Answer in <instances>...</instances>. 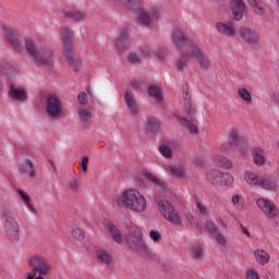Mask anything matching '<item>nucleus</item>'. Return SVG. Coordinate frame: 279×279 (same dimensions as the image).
I'll use <instances>...</instances> for the list:
<instances>
[{"instance_id": "obj_13", "label": "nucleus", "mask_w": 279, "mask_h": 279, "mask_svg": "<svg viewBox=\"0 0 279 279\" xmlns=\"http://www.w3.org/2000/svg\"><path fill=\"white\" fill-rule=\"evenodd\" d=\"M46 112L51 119H58L63 114L62 100L56 94H48L46 96Z\"/></svg>"}, {"instance_id": "obj_32", "label": "nucleus", "mask_w": 279, "mask_h": 279, "mask_svg": "<svg viewBox=\"0 0 279 279\" xmlns=\"http://www.w3.org/2000/svg\"><path fill=\"white\" fill-rule=\"evenodd\" d=\"M251 151H252V156L255 165H257V167H263V165H265L266 162L265 156H263L264 154L263 148L255 147Z\"/></svg>"}, {"instance_id": "obj_49", "label": "nucleus", "mask_w": 279, "mask_h": 279, "mask_svg": "<svg viewBox=\"0 0 279 279\" xmlns=\"http://www.w3.org/2000/svg\"><path fill=\"white\" fill-rule=\"evenodd\" d=\"M129 60L133 63V64H138V62H143V57L136 52H133L129 56Z\"/></svg>"}, {"instance_id": "obj_15", "label": "nucleus", "mask_w": 279, "mask_h": 279, "mask_svg": "<svg viewBox=\"0 0 279 279\" xmlns=\"http://www.w3.org/2000/svg\"><path fill=\"white\" fill-rule=\"evenodd\" d=\"M243 145V135L239 129H231L228 133V143L221 145L222 151H230L232 147Z\"/></svg>"}, {"instance_id": "obj_57", "label": "nucleus", "mask_w": 279, "mask_h": 279, "mask_svg": "<svg viewBox=\"0 0 279 279\" xmlns=\"http://www.w3.org/2000/svg\"><path fill=\"white\" fill-rule=\"evenodd\" d=\"M36 271L32 270L31 272L26 274V279H36Z\"/></svg>"}, {"instance_id": "obj_7", "label": "nucleus", "mask_w": 279, "mask_h": 279, "mask_svg": "<svg viewBox=\"0 0 279 279\" xmlns=\"http://www.w3.org/2000/svg\"><path fill=\"white\" fill-rule=\"evenodd\" d=\"M0 217L3 221L4 232L10 241H19L21 231L19 229V222H16V219H14V208L3 207L0 210Z\"/></svg>"}, {"instance_id": "obj_47", "label": "nucleus", "mask_w": 279, "mask_h": 279, "mask_svg": "<svg viewBox=\"0 0 279 279\" xmlns=\"http://www.w3.org/2000/svg\"><path fill=\"white\" fill-rule=\"evenodd\" d=\"M245 278L246 279H260V277L258 276V270H256V268L247 269L245 272Z\"/></svg>"}, {"instance_id": "obj_28", "label": "nucleus", "mask_w": 279, "mask_h": 279, "mask_svg": "<svg viewBox=\"0 0 279 279\" xmlns=\"http://www.w3.org/2000/svg\"><path fill=\"white\" fill-rule=\"evenodd\" d=\"M254 257L256 263H258V265H262V267H265V265H267L271 258L267 251L260 248L254 251Z\"/></svg>"}, {"instance_id": "obj_10", "label": "nucleus", "mask_w": 279, "mask_h": 279, "mask_svg": "<svg viewBox=\"0 0 279 279\" xmlns=\"http://www.w3.org/2000/svg\"><path fill=\"white\" fill-rule=\"evenodd\" d=\"M206 180L213 186H231L234 183V177L226 172H221L217 169L207 171Z\"/></svg>"}, {"instance_id": "obj_19", "label": "nucleus", "mask_w": 279, "mask_h": 279, "mask_svg": "<svg viewBox=\"0 0 279 279\" xmlns=\"http://www.w3.org/2000/svg\"><path fill=\"white\" fill-rule=\"evenodd\" d=\"M217 32H219L222 36H228V38H232L236 36V26L232 22H218L216 24Z\"/></svg>"}, {"instance_id": "obj_23", "label": "nucleus", "mask_w": 279, "mask_h": 279, "mask_svg": "<svg viewBox=\"0 0 279 279\" xmlns=\"http://www.w3.org/2000/svg\"><path fill=\"white\" fill-rule=\"evenodd\" d=\"M231 12L235 21H241L243 19V12H245L243 0H231Z\"/></svg>"}, {"instance_id": "obj_2", "label": "nucleus", "mask_w": 279, "mask_h": 279, "mask_svg": "<svg viewBox=\"0 0 279 279\" xmlns=\"http://www.w3.org/2000/svg\"><path fill=\"white\" fill-rule=\"evenodd\" d=\"M117 206H125L134 213H143L147 208V201L138 190H128L121 196L114 198Z\"/></svg>"}, {"instance_id": "obj_21", "label": "nucleus", "mask_w": 279, "mask_h": 279, "mask_svg": "<svg viewBox=\"0 0 279 279\" xmlns=\"http://www.w3.org/2000/svg\"><path fill=\"white\" fill-rule=\"evenodd\" d=\"M130 33L123 28L120 31L118 37L116 38V45L119 51H125L131 45Z\"/></svg>"}, {"instance_id": "obj_33", "label": "nucleus", "mask_w": 279, "mask_h": 279, "mask_svg": "<svg viewBox=\"0 0 279 279\" xmlns=\"http://www.w3.org/2000/svg\"><path fill=\"white\" fill-rule=\"evenodd\" d=\"M213 161L217 167H221V169H232V161L221 155H215Z\"/></svg>"}, {"instance_id": "obj_31", "label": "nucleus", "mask_w": 279, "mask_h": 279, "mask_svg": "<svg viewBox=\"0 0 279 279\" xmlns=\"http://www.w3.org/2000/svg\"><path fill=\"white\" fill-rule=\"evenodd\" d=\"M166 171H168V173L170 175H173L174 178H184L185 175V171H184V166L182 165H169L166 166Z\"/></svg>"}, {"instance_id": "obj_5", "label": "nucleus", "mask_w": 279, "mask_h": 279, "mask_svg": "<svg viewBox=\"0 0 279 279\" xmlns=\"http://www.w3.org/2000/svg\"><path fill=\"white\" fill-rule=\"evenodd\" d=\"M24 45L26 52L31 56V58H34L37 64H40V66H51L53 64V51L51 49H38L36 40L31 37L25 39Z\"/></svg>"}, {"instance_id": "obj_35", "label": "nucleus", "mask_w": 279, "mask_h": 279, "mask_svg": "<svg viewBox=\"0 0 279 279\" xmlns=\"http://www.w3.org/2000/svg\"><path fill=\"white\" fill-rule=\"evenodd\" d=\"M97 260L102 265H110L112 263V254L106 250H98L96 252Z\"/></svg>"}, {"instance_id": "obj_4", "label": "nucleus", "mask_w": 279, "mask_h": 279, "mask_svg": "<svg viewBox=\"0 0 279 279\" xmlns=\"http://www.w3.org/2000/svg\"><path fill=\"white\" fill-rule=\"evenodd\" d=\"M61 40L63 43V56L66 62L73 71H80L82 69V61L75 59V52L73 51V28L63 26L61 29Z\"/></svg>"}, {"instance_id": "obj_18", "label": "nucleus", "mask_w": 279, "mask_h": 279, "mask_svg": "<svg viewBox=\"0 0 279 279\" xmlns=\"http://www.w3.org/2000/svg\"><path fill=\"white\" fill-rule=\"evenodd\" d=\"M207 230H209L210 234L216 239V242L221 245L222 247H226L228 245V239L221 233V230L215 223V221L209 220L206 222Z\"/></svg>"}, {"instance_id": "obj_14", "label": "nucleus", "mask_w": 279, "mask_h": 279, "mask_svg": "<svg viewBox=\"0 0 279 279\" xmlns=\"http://www.w3.org/2000/svg\"><path fill=\"white\" fill-rule=\"evenodd\" d=\"M256 204L259 210H262L268 219H276L278 217V207H276V204L271 201L260 197L256 201Z\"/></svg>"}, {"instance_id": "obj_38", "label": "nucleus", "mask_w": 279, "mask_h": 279, "mask_svg": "<svg viewBox=\"0 0 279 279\" xmlns=\"http://www.w3.org/2000/svg\"><path fill=\"white\" fill-rule=\"evenodd\" d=\"M148 95L149 97H155V99L160 104L162 102V93L156 85H151L148 87Z\"/></svg>"}, {"instance_id": "obj_43", "label": "nucleus", "mask_w": 279, "mask_h": 279, "mask_svg": "<svg viewBox=\"0 0 279 279\" xmlns=\"http://www.w3.org/2000/svg\"><path fill=\"white\" fill-rule=\"evenodd\" d=\"M120 3L129 10H136L138 8V0H120Z\"/></svg>"}, {"instance_id": "obj_12", "label": "nucleus", "mask_w": 279, "mask_h": 279, "mask_svg": "<svg viewBox=\"0 0 279 279\" xmlns=\"http://www.w3.org/2000/svg\"><path fill=\"white\" fill-rule=\"evenodd\" d=\"M29 265L33 271L39 274L35 279H45V276H49V271H51V265L41 255L33 256L29 259Z\"/></svg>"}, {"instance_id": "obj_6", "label": "nucleus", "mask_w": 279, "mask_h": 279, "mask_svg": "<svg viewBox=\"0 0 279 279\" xmlns=\"http://www.w3.org/2000/svg\"><path fill=\"white\" fill-rule=\"evenodd\" d=\"M190 58H195L199 69L202 71H210L213 69V60H210V57L208 53L204 52L199 47H194L193 50L190 51V53H185L184 59H180L177 62V69L178 71H182L186 64H189Z\"/></svg>"}, {"instance_id": "obj_48", "label": "nucleus", "mask_w": 279, "mask_h": 279, "mask_svg": "<svg viewBox=\"0 0 279 279\" xmlns=\"http://www.w3.org/2000/svg\"><path fill=\"white\" fill-rule=\"evenodd\" d=\"M77 100L80 106H86V104H88V94L87 93H80L77 96Z\"/></svg>"}, {"instance_id": "obj_40", "label": "nucleus", "mask_w": 279, "mask_h": 279, "mask_svg": "<svg viewBox=\"0 0 279 279\" xmlns=\"http://www.w3.org/2000/svg\"><path fill=\"white\" fill-rule=\"evenodd\" d=\"M20 197L23 199L25 205L31 209L34 210V207L32 206V197H29V194L23 190L17 191Z\"/></svg>"}, {"instance_id": "obj_41", "label": "nucleus", "mask_w": 279, "mask_h": 279, "mask_svg": "<svg viewBox=\"0 0 279 279\" xmlns=\"http://www.w3.org/2000/svg\"><path fill=\"white\" fill-rule=\"evenodd\" d=\"M247 2L250 3V5H252L254 8V10L256 12H258L259 14H262V12H265V4L263 3L262 0H247Z\"/></svg>"}, {"instance_id": "obj_36", "label": "nucleus", "mask_w": 279, "mask_h": 279, "mask_svg": "<svg viewBox=\"0 0 279 279\" xmlns=\"http://www.w3.org/2000/svg\"><path fill=\"white\" fill-rule=\"evenodd\" d=\"M80 120L83 123H88L93 119V112L86 106H80L77 109Z\"/></svg>"}, {"instance_id": "obj_59", "label": "nucleus", "mask_w": 279, "mask_h": 279, "mask_svg": "<svg viewBox=\"0 0 279 279\" xmlns=\"http://www.w3.org/2000/svg\"><path fill=\"white\" fill-rule=\"evenodd\" d=\"M48 162L52 167V169L56 171V163L53 162V160L49 159Z\"/></svg>"}, {"instance_id": "obj_16", "label": "nucleus", "mask_w": 279, "mask_h": 279, "mask_svg": "<svg viewBox=\"0 0 279 279\" xmlns=\"http://www.w3.org/2000/svg\"><path fill=\"white\" fill-rule=\"evenodd\" d=\"M240 36L244 43H247L252 47H258L260 45V34L252 28H241Z\"/></svg>"}, {"instance_id": "obj_37", "label": "nucleus", "mask_w": 279, "mask_h": 279, "mask_svg": "<svg viewBox=\"0 0 279 279\" xmlns=\"http://www.w3.org/2000/svg\"><path fill=\"white\" fill-rule=\"evenodd\" d=\"M144 178H146V180H148L149 182H151L153 184H155L156 186H159L160 189L166 190L167 189V183H165L163 181H161L160 179H158L156 175H154L151 172L149 171H145L144 172Z\"/></svg>"}, {"instance_id": "obj_25", "label": "nucleus", "mask_w": 279, "mask_h": 279, "mask_svg": "<svg viewBox=\"0 0 279 279\" xmlns=\"http://www.w3.org/2000/svg\"><path fill=\"white\" fill-rule=\"evenodd\" d=\"M65 19H71V21H84L86 19V13L77 9H69L63 12Z\"/></svg>"}, {"instance_id": "obj_52", "label": "nucleus", "mask_w": 279, "mask_h": 279, "mask_svg": "<svg viewBox=\"0 0 279 279\" xmlns=\"http://www.w3.org/2000/svg\"><path fill=\"white\" fill-rule=\"evenodd\" d=\"M150 50H149V47H143L142 49H141V57L142 58H149V56H150Z\"/></svg>"}, {"instance_id": "obj_9", "label": "nucleus", "mask_w": 279, "mask_h": 279, "mask_svg": "<svg viewBox=\"0 0 279 279\" xmlns=\"http://www.w3.org/2000/svg\"><path fill=\"white\" fill-rule=\"evenodd\" d=\"M159 16L160 11L158 10V7L142 9L137 14V25H142V27H154Z\"/></svg>"}, {"instance_id": "obj_39", "label": "nucleus", "mask_w": 279, "mask_h": 279, "mask_svg": "<svg viewBox=\"0 0 279 279\" xmlns=\"http://www.w3.org/2000/svg\"><path fill=\"white\" fill-rule=\"evenodd\" d=\"M238 96L241 98L242 101H245V104H252V93H250L247 88H240L238 90Z\"/></svg>"}, {"instance_id": "obj_29", "label": "nucleus", "mask_w": 279, "mask_h": 279, "mask_svg": "<svg viewBox=\"0 0 279 279\" xmlns=\"http://www.w3.org/2000/svg\"><path fill=\"white\" fill-rule=\"evenodd\" d=\"M244 180L250 186H259L260 184V177L252 170H246L244 172Z\"/></svg>"}, {"instance_id": "obj_24", "label": "nucleus", "mask_w": 279, "mask_h": 279, "mask_svg": "<svg viewBox=\"0 0 279 279\" xmlns=\"http://www.w3.org/2000/svg\"><path fill=\"white\" fill-rule=\"evenodd\" d=\"M258 186L259 189H265L266 191H276V186H278V184L272 175L266 174L260 177Z\"/></svg>"}, {"instance_id": "obj_46", "label": "nucleus", "mask_w": 279, "mask_h": 279, "mask_svg": "<svg viewBox=\"0 0 279 279\" xmlns=\"http://www.w3.org/2000/svg\"><path fill=\"white\" fill-rule=\"evenodd\" d=\"M149 236H150L151 241H154V243H160V241H162V235L160 234V231H158V230H151L149 232Z\"/></svg>"}, {"instance_id": "obj_60", "label": "nucleus", "mask_w": 279, "mask_h": 279, "mask_svg": "<svg viewBox=\"0 0 279 279\" xmlns=\"http://www.w3.org/2000/svg\"><path fill=\"white\" fill-rule=\"evenodd\" d=\"M218 223H219V226H226V223L223 222L222 219H219V220H218Z\"/></svg>"}, {"instance_id": "obj_11", "label": "nucleus", "mask_w": 279, "mask_h": 279, "mask_svg": "<svg viewBox=\"0 0 279 279\" xmlns=\"http://www.w3.org/2000/svg\"><path fill=\"white\" fill-rule=\"evenodd\" d=\"M158 210L167 221H170V223H174V226H180V223H182L180 214H178V210H175V207H173L169 201H160L158 203Z\"/></svg>"}, {"instance_id": "obj_30", "label": "nucleus", "mask_w": 279, "mask_h": 279, "mask_svg": "<svg viewBox=\"0 0 279 279\" xmlns=\"http://www.w3.org/2000/svg\"><path fill=\"white\" fill-rule=\"evenodd\" d=\"M124 101L132 114H138V105L132 94L126 92L124 95Z\"/></svg>"}, {"instance_id": "obj_26", "label": "nucleus", "mask_w": 279, "mask_h": 279, "mask_svg": "<svg viewBox=\"0 0 279 279\" xmlns=\"http://www.w3.org/2000/svg\"><path fill=\"white\" fill-rule=\"evenodd\" d=\"M0 73H2V75H14V73H16V68L12 66V64L10 63L0 61ZM2 93H3V83L0 81V97Z\"/></svg>"}, {"instance_id": "obj_50", "label": "nucleus", "mask_w": 279, "mask_h": 279, "mask_svg": "<svg viewBox=\"0 0 279 279\" xmlns=\"http://www.w3.org/2000/svg\"><path fill=\"white\" fill-rule=\"evenodd\" d=\"M196 206L201 215H208V209L204 205H202V202L197 201Z\"/></svg>"}, {"instance_id": "obj_54", "label": "nucleus", "mask_w": 279, "mask_h": 279, "mask_svg": "<svg viewBox=\"0 0 279 279\" xmlns=\"http://www.w3.org/2000/svg\"><path fill=\"white\" fill-rule=\"evenodd\" d=\"M272 101H275V104L279 105V89L275 90L271 95H270Z\"/></svg>"}, {"instance_id": "obj_53", "label": "nucleus", "mask_w": 279, "mask_h": 279, "mask_svg": "<svg viewBox=\"0 0 279 279\" xmlns=\"http://www.w3.org/2000/svg\"><path fill=\"white\" fill-rule=\"evenodd\" d=\"M81 167L83 171H88V157H83L81 161Z\"/></svg>"}, {"instance_id": "obj_3", "label": "nucleus", "mask_w": 279, "mask_h": 279, "mask_svg": "<svg viewBox=\"0 0 279 279\" xmlns=\"http://www.w3.org/2000/svg\"><path fill=\"white\" fill-rule=\"evenodd\" d=\"M183 105H184L185 114L189 117L190 120L186 118H182L178 114H174V119L181 125L186 128L190 134H198L199 130L197 129V120H195V114H197V108L195 107L193 101H191V94H189V92H185L183 95Z\"/></svg>"}, {"instance_id": "obj_22", "label": "nucleus", "mask_w": 279, "mask_h": 279, "mask_svg": "<svg viewBox=\"0 0 279 279\" xmlns=\"http://www.w3.org/2000/svg\"><path fill=\"white\" fill-rule=\"evenodd\" d=\"M9 95L15 101H25L27 99V90L23 86L10 85Z\"/></svg>"}, {"instance_id": "obj_1", "label": "nucleus", "mask_w": 279, "mask_h": 279, "mask_svg": "<svg viewBox=\"0 0 279 279\" xmlns=\"http://www.w3.org/2000/svg\"><path fill=\"white\" fill-rule=\"evenodd\" d=\"M128 230L129 233L126 234V243L130 250L137 252V254H141V256H144L145 258H151L155 260L156 254L151 253L149 246L143 242V231H141V228L131 222L128 226Z\"/></svg>"}, {"instance_id": "obj_44", "label": "nucleus", "mask_w": 279, "mask_h": 279, "mask_svg": "<svg viewBox=\"0 0 279 279\" xmlns=\"http://www.w3.org/2000/svg\"><path fill=\"white\" fill-rule=\"evenodd\" d=\"M25 167H26V173L29 174V178H36V170H34V162H32L31 160H26Z\"/></svg>"}, {"instance_id": "obj_17", "label": "nucleus", "mask_w": 279, "mask_h": 279, "mask_svg": "<svg viewBox=\"0 0 279 279\" xmlns=\"http://www.w3.org/2000/svg\"><path fill=\"white\" fill-rule=\"evenodd\" d=\"M4 32L8 43L11 45L12 49L17 53H22L23 44H21V36H19V33H16L14 28H5Z\"/></svg>"}, {"instance_id": "obj_56", "label": "nucleus", "mask_w": 279, "mask_h": 279, "mask_svg": "<svg viewBox=\"0 0 279 279\" xmlns=\"http://www.w3.org/2000/svg\"><path fill=\"white\" fill-rule=\"evenodd\" d=\"M239 202H241V196L233 195L232 196V204H234V206H236V204H239Z\"/></svg>"}, {"instance_id": "obj_20", "label": "nucleus", "mask_w": 279, "mask_h": 279, "mask_svg": "<svg viewBox=\"0 0 279 279\" xmlns=\"http://www.w3.org/2000/svg\"><path fill=\"white\" fill-rule=\"evenodd\" d=\"M104 226L109 234V236L114 241V243H122L123 242V235L121 234V231H119V228L114 226L111 220H105Z\"/></svg>"}, {"instance_id": "obj_55", "label": "nucleus", "mask_w": 279, "mask_h": 279, "mask_svg": "<svg viewBox=\"0 0 279 279\" xmlns=\"http://www.w3.org/2000/svg\"><path fill=\"white\" fill-rule=\"evenodd\" d=\"M70 189H71V191H73V193H75V191H77V180L76 179L71 181Z\"/></svg>"}, {"instance_id": "obj_58", "label": "nucleus", "mask_w": 279, "mask_h": 279, "mask_svg": "<svg viewBox=\"0 0 279 279\" xmlns=\"http://www.w3.org/2000/svg\"><path fill=\"white\" fill-rule=\"evenodd\" d=\"M242 229H243V233H244L246 236H250V231L247 230V228H245V227L242 226Z\"/></svg>"}, {"instance_id": "obj_34", "label": "nucleus", "mask_w": 279, "mask_h": 279, "mask_svg": "<svg viewBox=\"0 0 279 279\" xmlns=\"http://www.w3.org/2000/svg\"><path fill=\"white\" fill-rule=\"evenodd\" d=\"M190 256L194 258V260H202L204 258V246L199 243L193 244Z\"/></svg>"}, {"instance_id": "obj_27", "label": "nucleus", "mask_w": 279, "mask_h": 279, "mask_svg": "<svg viewBox=\"0 0 279 279\" xmlns=\"http://www.w3.org/2000/svg\"><path fill=\"white\" fill-rule=\"evenodd\" d=\"M145 130L149 136H156L160 132V122L156 118H150L147 120Z\"/></svg>"}, {"instance_id": "obj_51", "label": "nucleus", "mask_w": 279, "mask_h": 279, "mask_svg": "<svg viewBox=\"0 0 279 279\" xmlns=\"http://www.w3.org/2000/svg\"><path fill=\"white\" fill-rule=\"evenodd\" d=\"M132 88H134V90H141L143 88V82L141 81H133L131 83Z\"/></svg>"}, {"instance_id": "obj_42", "label": "nucleus", "mask_w": 279, "mask_h": 279, "mask_svg": "<svg viewBox=\"0 0 279 279\" xmlns=\"http://www.w3.org/2000/svg\"><path fill=\"white\" fill-rule=\"evenodd\" d=\"M71 234L76 241H84V239H86V233L77 227L71 230Z\"/></svg>"}, {"instance_id": "obj_45", "label": "nucleus", "mask_w": 279, "mask_h": 279, "mask_svg": "<svg viewBox=\"0 0 279 279\" xmlns=\"http://www.w3.org/2000/svg\"><path fill=\"white\" fill-rule=\"evenodd\" d=\"M159 151H160L161 156H165V158H171V156H173V151L167 145H161L159 147Z\"/></svg>"}, {"instance_id": "obj_61", "label": "nucleus", "mask_w": 279, "mask_h": 279, "mask_svg": "<svg viewBox=\"0 0 279 279\" xmlns=\"http://www.w3.org/2000/svg\"><path fill=\"white\" fill-rule=\"evenodd\" d=\"M111 1L112 3H121V0H109Z\"/></svg>"}, {"instance_id": "obj_8", "label": "nucleus", "mask_w": 279, "mask_h": 279, "mask_svg": "<svg viewBox=\"0 0 279 279\" xmlns=\"http://www.w3.org/2000/svg\"><path fill=\"white\" fill-rule=\"evenodd\" d=\"M172 43L181 51V60H184L186 58L185 53H191V51L194 49V47H197L195 43H193V39H190L186 37L185 34L180 28H174L172 33Z\"/></svg>"}]
</instances>
